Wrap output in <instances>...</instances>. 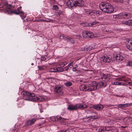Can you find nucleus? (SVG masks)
<instances>
[{"label":"nucleus","instance_id":"obj_6","mask_svg":"<svg viewBox=\"0 0 132 132\" xmlns=\"http://www.w3.org/2000/svg\"><path fill=\"white\" fill-rule=\"evenodd\" d=\"M82 35L84 37L87 38H93L94 37L93 33L88 31H83Z\"/></svg>","mask_w":132,"mask_h":132},{"label":"nucleus","instance_id":"obj_43","mask_svg":"<svg viewBox=\"0 0 132 132\" xmlns=\"http://www.w3.org/2000/svg\"><path fill=\"white\" fill-rule=\"evenodd\" d=\"M69 69V67L68 66L64 68V70L67 71Z\"/></svg>","mask_w":132,"mask_h":132},{"label":"nucleus","instance_id":"obj_15","mask_svg":"<svg viewBox=\"0 0 132 132\" xmlns=\"http://www.w3.org/2000/svg\"><path fill=\"white\" fill-rule=\"evenodd\" d=\"M67 109L70 111H73L77 110V107L76 104L69 105L68 106Z\"/></svg>","mask_w":132,"mask_h":132},{"label":"nucleus","instance_id":"obj_28","mask_svg":"<svg viewBox=\"0 0 132 132\" xmlns=\"http://www.w3.org/2000/svg\"><path fill=\"white\" fill-rule=\"evenodd\" d=\"M91 119L90 118H88H88L83 119V120L85 122H89L90 121Z\"/></svg>","mask_w":132,"mask_h":132},{"label":"nucleus","instance_id":"obj_35","mask_svg":"<svg viewBox=\"0 0 132 132\" xmlns=\"http://www.w3.org/2000/svg\"><path fill=\"white\" fill-rule=\"evenodd\" d=\"M45 21V22H54V21L53 20L48 18L46 19Z\"/></svg>","mask_w":132,"mask_h":132},{"label":"nucleus","instance_id":"obj_47","mask_svg":"<svg viewBox=\"0 0 132 132\" xmlns=\"http://www.w3.org/2000/svg\"><path fill=\"white\" fill-rule=\"evenodd\" d=\"M46 60V59L45 57H42L41 58V60L45 61Z\"/></svg>","mask_w":132,"mask_h":132},{"label":"nucleus","instance_id":"obj_55","mask_svg":"<svg viewBox=\"0 0 132 132\" xmlns=\"http://www.w3.org/2000/svg\"><path fill=\"white\" fill-rule=\"evenodd\" d=\"M91 93H92V94H93V93L92 92H91Z\"/></svg>","mask_w":132,"mask_h":132},{"label":"nucleus","instance_id":"obj_42","mask_svg":"<svg viewBox=\"0 0 132 132\" xmlns=\"http://www.w3.org/2000/svg\"><path fill=\"white\" fill-rule=\"evenodd\" d=\"M59 132H69L68 130H62Z\"/></svg>","mask_w":132,"mask_h":132},{"label":"nucleus","instance_id":"obj_21","mask_svg":"<svg viewBox=\"0 0 132 132\" xmlns=\"http://www.w3.org/2000/svg\"><path fill=\"white\" fill-rule=\"evenodd\" d=\"M87 88H88V86H87L83 85L80 86V89L82 91H87Z\"/></svg>","mask_w":132,"mask_h":132},{"label":"nucleus","instance_id":"obj_51","mask_svg":"<svg viewBox=\"0 0 132 132\" xmlns=\"http://www.w3.org/2000/svg\"><path fill=\"white\" fill-rule=\"evenodd\" d=\"M41 20V21H43V22H45V20Z\"/></svg>","mask_w":132,"mask_h":132},{"label":"nucleus","instance_id":"obj_12","mask_svg":"<svg viewBox=\"0 0 132 132\" xmlns=\"http://www.w3.org/2000/svg\"><path fill=\"white\" fill-rule=\"evenodd\" d=\"M101 60L105 63H109L111 59L110 58L108 57L107 55H105L101 58Z\"/></svg>","mask_w":132,"mask_h":132},{"label":"nucleus","instance_id":"obj_52","mask_svg":"<svg viewBox=\"0 0 132 132\" xmlns=\"http://www.w3.org/2000/svg\"><path fill=\"white\" fill-rule=\"evenodd\" d=\"M117 96L119 97H121L122 96H120V95L119 96V95H117Z\"/></svg>","mask_w":132,"mask_h":132},{"label":"nucleus","instance_id":"obj_7","mask_svg":"<svg viewBox=\"0 0 132 132\" xmlns=\"http://www.w3.org/2000/svg\"><path fill=\"white\" fill-rule=\"evenodd\" d=\"M86 112L88 114H91V115L88 117V118H90L92 119H96L99 118L98 116L96 115L97 113L96 112H93L92 111L87 110Z\"/></svg>","mask_w":132,"mask_h":132},{"label":"nucleus","instance_id":"obj_54","mask_svg":"<svg viewBox=\"0 0 132 132\" xmlns=\"http://www.w3.org/2000/svg\"><path fill=\"white\" fill-rule=\"evenodd\" d=\"M79 38H80L81 37V36L80 35H79Z\"/></svg>","mask_w":132,"mask_h":132},{"label":"nucleus","instance_id":"obj_36","mask_svg":"<svg viewBox=\"0 0 132 132\" xmlns=\"http://www.w3.org/2000/svg\"><path fill=\"white\" fill-rule=\"evenodd\" d=\"M127 66H132V62L130 61H128L126 64Z\"/></svg>","mask_w":132,"mask_h":132},{"label":"nucleus","instance_id":"obj_17","mask_svg":"<svg viewBox=\"0 0 132 132\" xmlns=\"http://www.w3.org/2000/svg\"><path fill=\"white\" fill-rule=\"evenodd\" d=\"M93 108L96 110H102L103 109L104 106L102 105L98 104L94 105Z\"/></svg>","mask_w":132,"mask_h":132},{"label":"nucleus","instance_id":"obj_29","mask_svg":"<svg viewBox=\"0 0 132 132\" xmlns=\"http://www.w3.org/2000/svg\"><path fill=\"white\" fill-rule=\"evenodd\" d=\"M113 127L112 126H109L105 127V130L110 131L112 130Z\"/></svg>","mask_w":132,"mask_h":132},{"label":"nucleus","instance_id":"obj_22","mask_svg":"<svg viewBox=\"0 0 132 132\" xmlns=\"http://www.w3.org/2000/svg\"><path fill=\"white\" fill-rule=\"evenodd\" d=\"M95 48V46H93L92 47H88V48H84L82 50V51H90L91 50H93Z\"/></svg>","mask_w":132,"mask_h":132},{"label":"nucleus","instance_id":"obj_24","mask_svg":"<svg viewBox=\"0 0 132 132\" xmlns=\"http://www.w3.org/2000/svg\"><path fill=\"white\" fill-rule=\"evenodd\" d=\"M124 23L127 25L132 26V20H129L127 21H125L124 22Z\"/></svg>","mask_w":132,"mask_h":132},{"label":"nucleus","instance_id":"obj_56","mask_svg":"<svg viewBox=\"0 0 132 132\" xmlns=\"http://www.w3.org/2000/svg\"><path fill=\"white\" fill-rule=\"evenodd\" d=\"M47 79H50L49 78H47Z\"/></svg>","mask_w":132,"mask_h":132},{"label":"nucleus","instance_id":"obj_1","mask_svg":"<svg viewBox=\"0 0 132 132\" xmlns=\"http://www.w3.org/2000/svg\"><path fill=\"white\" fill-rule=\"evenodd\" d=\"M22 94L23 96L24 100L33 102H42L44 100L43 97H35V95L33 93L23 91L22 92Z\"/></svg>","mask_w":132,"mask_h":132},{"label":"nucleus","instance_id":"obj_48","mask_svg":"<svg viewBox=\"0 0 132 132\" xmlns=\"http://www.w3.org/2000/svg\"><path fill=\"white\" fill-rule=\"evenodd\" d=\"M128 83L130 85L132 86V82H128Z\"/></svg>","mask_w":132,"mask_h":132},{"label":"nucleus","instance_id":"obj_27","mask_svg":"<svg viewBox=\"0 0 132 132\" xmlns=\"http://www.w3.org/2000/svg\"><path fill=\"white\" fill-rule=\"evenodd\" d=\"M65 85L67 87L71 86L72 85V83L70 81H68L64 83Z\"/></svg>","mask_w":132,"mask_h":132},{"label":"nucleus","instance_id":"obj_41","mask_svg":"<svg viewBox=\"0 0 132 132\" xmlns=\"http://www.w3.org/2000/svg\"><path fill=\"white\" fill-rule=\"evenodd\" d=\"M127 121H129L132 120V118L130 117H128L126 118Z\"/></svg>","mask_w":132,"mask_h":132},{"label":"nucleus","instance_id":"obj_40","mask_svg":"<svg viewBox=\"0 0 132 132\" xmlns=\"http://www.w3.org/2000/svg\"><path fill=\"white\" fill-rule=\"evenodd\" d=\"M44 66H38V70H41L43 69L44 68Z\"/></svg>","mask_w":132,"mask_h":132},{"label":"nucleus","instance_id":"obj_38","mask_svg":"<svg viewBox=\"0 0 132 132\" xmlns=\"http://www.w3.org/2000/svg\"><path fill=\"white\" fill-rule=\"evenodd\" d=\"M105 127H101L99 129V130L100 131H104L105 130Z\"/></svg>","mask_w":132,"mask_h":132},{"label":"nucleus","instance_id":"obj_53","mask_svg":"<svg viewBox=\"0 0 132 132\" xmlns=\"http://www.w3.org/2000/svg\"><path fill=\"white\" fill-rule=\"evenodd\" d=\"M75 66L76 67V68H77V64H76L75 65Z\"/></svg>","mask_w":132,"mask_h":132},{"label":"nucleus","instance_id":"obj_5","mask_svg":"<svg viewBox=\"0 0 132 132\" xmlns=\"http://www.w3.org/2000/svg\"><path fill=\"white\" fill-rule=\"evenodd\" d=\"M125 76H122L121 77L118 78L117 79L115 80L114 81H112V84L113 85H125V84L121 82L122 81L125 80L123 78L125 77Z\"/></svg>","mask_w":132,"mask_h":132},{"label":"nucleus","instance_id":"obj_14","mask_svg":"<svg viewBox=\"0 0 132 132\" xmlns=\"http://www.w3.org/2000/svg\"><path fill=\"white\" fill-rule=\"evenodd\" d=\"M77 107V109H84L86 108L87 107V106L85 104H76Z\"/></svg>","mask_w":132,"mask_h":132},{"label":"nucleus","instance_id":"obj_10","mask_svg":"<svg viewBox=\"0 0 132 132\" xmlns=\"http://www.w3.org/2000/svg\"><path fill=\"white\" fill-rule=\"evenodd\" d=\"M100 75L102 78V79H104V80L105 82L110 81V74H104L102 73H100Z\"/></svg>","mask_w":132,"mask_h":132},{"label":"nucleus","instance_id":"obj_20","mask_svg":"<svg viewBox=\"0 0 132 132\" xmlns=\"http://www.w3.org/2000/svg\"><path fill=\"white\" fill-rule=\"evenodd\" d=\"M97 88V87L96 85L91 86H88V88L87 89V91H91L95 90Z\"/></svg>","mask_w":132,"mask_h":132},{"label":"nucleus","instance_id":"obj_32","mask_svg":"<svg viewBox=\"0 0 132 132\" xmlns=\"http://www.w3.org/2000/svg\"><path fill=\"white\" fill-rule=\"evenodd\" d=\"M32 125V124L30 120L27 121L25 124V125L26 126H29Z\"/></svg>","mask_w":132,"mask_h":132},{"label":"nucleus","instance_id":"obj_13","mask_svg":"<svg viewBox=\"0 0 132 132\" xmlns=\"http://www.w3.org/2000/svg\"><path fill=\"white\" fill-rule=\"evenodd\" d=\"M87 14L90 15H94L96 16H97V11L94 10H88L87 12Z\"/></svg>","mask_w":132,"mask_h":132},{"label":"nucleus","instance_id":"obj_49","mask_svg":"<svg viewBox=\"0 0 132 132\" xmlns=\"http://www.w3.org/2000/svg\"><path fill=\"white\" fill-rule=\"evenodd\" d=\"M72 63H73V62H72L71 63H69L68 64V65L67 66L68 67H70V66H71L72 65Z\"/></svg>","mask_w":132,"mask_h":132},{"label":"nucleus","instance_id":"obj_44","mask_svg":"<svg viewBox=\"0 0 132 132\" xmlns=\"http://www.w3.org/2000/svg\"><path fill=\"white\" fill-rule=\"evenodd\" d=\"M99 22H98L96 21H94L93 22V25H95L97 23H98Z\"/></svg>","mask_w":132,"mask_h":132},{"label":"nucleus","instance_id":"obj_25","mask_svg":"<svg viewBox=\"0 0 132 132\" xmlns=\"http://www.w3.org/2000/svg\"><path fill=\"white\" fill-rule=\"evenodd\" d=\"M101 87H105L107 85V84L105 82H100L99 83Z\"/></svg>","mask_w":132,"mask_h":132},{"label":"nucleus","instance_id":"obj_2","mask_svg":"<svg viewBox=\"0 0 132 132\" xmlns=\"http://www.w3.org/2000/svg\"><path fill=\"white\" fill-rule=\"evenodd\" d=\"M99 7L102 11L107 13H112L114 11L113 6L109 3L106 2L101 3L100 4Z\"/></svg>","mask_w":132,"mask_h":132},{"label":"nucleus","instance_id":"obj_39","mask_svg":"<svg viewBox=\"0 0 132 132\" xmlns=\"http://www.w3.org/2000/svg\"><path fill=\"white\" fill-rule=\"evenodd\" d=\"M58 7L57 5H54L53 7V10L57 11L58 10Z\"/></svg>","mask_w":132,"mask_h":132},{"label":"nucleus","instance_id":"obj_23","mask_svg":"<svg viewBox=\"0 0 132 132\" xmlns=\"http://www.w3.org/2000/svg\"><path fill=\"white\" fill-rule=\"evenodd\" d=\"M105 33L106 34H111V35H114V32L112 30L109 29H107L105 31Z\"/></svg>","mask_w":132,"mask_h":132},{"label":"nucleus","instance_id":"obj_18","mask_svg":"<svg viewBox=\"0 0 132 132\" xmlns=\"http://www.w3.org/2000/svg\"><path fill=\"white\" fill-rule=\"evenodd\" d=\"M122 17L125 19L129 18L132 16L131 14L125 12L122 13Z\"/></svg>","mask_w":132,"mask_h":132},{"label":"nucleus","instance_id":"obj_46","mask_svg":"<svg viewBox=\"0 0 132 132\" xmlns=\"http://www.w3.org/2000/svg\"><path fill=\"white\" fill-rule=\"evenodd\" d=\"M35 20L36 22H40L41 21V20H40L39 19H37Z\"/></svg>","mask_w":132,"mask_h":132},{"label":"nucleus","instance_id":"obj_33","mask_svg":"<svg viewBox=\"0 0 132 132\" xmlns=\"http://www.w3.org/2000/svg\"><path fill=\"white\" fill-rule=\"evenodd\" d=\"M126 1V0H114V1L117 3H122Z\"/></svg>","mask_w":132,"mask_h":132},{"label":"nucleus","instance_id":"obj_31","mask_svg":"<svg viewBox=\"0 0 132 132\" xmlns=\"http://www.w3.org/2000/svg\"><path fill=\"white\" fill-rule=\"evenodd\" d=\"M80 24L82 26L84 27H87L89 26V24L87 22H82Z\"/></svg>","mask_w":132,"mask_h":132},{"label":"nucleus","instance_id":"obj_4","mask_svg":"<svg viewBox=\"0 0 132 132\" xmlns=\"http://www.w3.org/2000/svg\"><path fill=\"white\" fill-rule=\"evenodd\" d=\"M84 4V2L82 0H69L67 3V5L69 7H81Z\"/></svg>","mask_w":132,"mask_h":132},{"label":"nucleus","instance_id":"obj_3","mask_svg":"<svg viewBox=\"0 0 132 132\" xmlns=\"http://www.w3.org/2000/svg\"><path fill=\"white\" fill-rule=\"evenodd\" d=\"M3 9L2 10H3L4 11H5L6 12H8V14H11L13 13L14 14H18L20 13H22L23 12L22 11L21 7L20 6L18 8V10H15L14 11H12L11 9V5L7 4H5L3 7Z\"/></svg>","mask_w":132,"mask_h":132},{"label":"nucleus","instance_id":"obj_30","mask_svg":"<svg viewBox=\"0 0 132 132\" xmlns=\"http://www.w3.org/2000/svg\"><path fill=\"white\" fill-rule=\"evenodd\" d=\"M120 55V54H117L116 53H114L113 55V57L116 58V60H118V58H119V57Z\"/></svg>","mask_w":132,"mask_h":132},{"label":"nucleus","instance_id":"obj_9","mask_svg":"<svg viewBox=\"0 0 132 132\" xmlns=\"http://www.w3.org/2000/svg\"><path fill=\"white\" fill-rule=\"evenodd\" d=\"M63 88L59 86H55L54 88V90L57 93L61 94L63 93Z\"/></svg>","mask_w":132,"mask_h":132},{"label":"nucleus","instance_id":"obj_26","mask_svg":"<svg viewBox=\"0 0 132 132\" xmlns=\"http://www.w3.org/2000/svg\"><path fill=\"white\" fill-rule=\"evenodd\" d=\"M119 58H118V60H119V61H123V62L126 61V59L124 58L121 55H120Z\"/></svg>","mask_w":132,"mask_h":132},{"label":"nucleus","instance_id":"obj_45","mask_svg":"<svg viewBox=\"0 0 132 132\" xmlns=\"http://www.w3.org/2000/svg\"><path fill=\"white\" fill-rule=\"evenodd\" d=\"M73 71H77V69H76V67H74L73 68Z\"/></svg>","mask_w":132,"mask_h":132},{"label":"nucleus","instance_id":"obj_11","mask_svg":"<svg viewBox=\"0 0 132 132\" xmlns=\"http://www.w3.org/2000/svg\"><path fill=\"white\" fill-rule=\"evenodd\" d=\"M51 119L53 121H62L64 120V119L59 116H53L51 117Z\"/></svg>","mask_w":132,"mask_h":132},{"label":"nucleus","instance_id":"obj_37","mask_svg":"<svg viewBox=\"0 0 132 132\" xmlns=\"http://www.w3.org/2000/svg\"><path fill=\"white\" fill-rule=\"evenodd\" d=\"M37 120V119L36 118H33L30 120L32 125L35 123Z\"/></svg>","mask_w":132,"mask_h":132},{"label":"nucleus","instance_id":"obj_50","mask_svg":"<svg viewBox=\"0 0 132 132\" xmlns=\"http://www.w3.org/2000/svg\"><path fill=\"white\" fill-rule=\"evenodd\" d=\"M60 71L61 72H63V71L64 70V69L63 68H61L60 69Z\"/></svg>","mask_w":132,"mask_h":132},{"label":"nucleus","instance_id":"obj_8","mask_svg":"<svg viewBox=\"0 0 132 132\" xmlns=\"http://www.w3.org/2000/svg\"><path fill=\"white\" fill-rule=\"evenodd\" d=\"M60 39H63L67 42H70L71 43L73 44L75 43V41L73 38L70 37L66 36L63 35L62 34L60 35Z\"/></svg>","mask_w":132,"mask_h":132},{"label":"nucleus","instance_id":"obj_16","mask_svg":"<svg viewBox=\"0 0 132 132\" xmlns=\"http://www.w3.org/2000/svg\"><path fill=\"white\" fill-rule=\"evenodd\" d=\"M132 105V103H125L122 104H119L118 105L119 108L122 109L124 108L129 106Z\"/></svg>","mask_w":132,"mask_h":132},{"label":"nucleus","instance_id":"obj_19","mask_svg":"<svg viewBox=\"0 0 132 132\" xmlns=\"http://www.w3.org/2000/svg\"><path fill=\"white\" fill-rule=\"evenodd\" d=\"M128 44L126 45L127 48L129 50L132 51V40L128 41Z\"/></svg>","mask_w":132,"mask_h":132},{"label":"nucleus","instance_id":"obj_34","mask_svg":"<svg viewBox=\"0 0 132 132\" xmlns=\"http://www.w3.org/2000/svg\"><path fill=\"white\" fill-rule=\"evenodd\" d=\"M49 71L51 72H57V70L56 69H55L54 68H53L50 69Z\"/></svg>","mask_w":132,"mask_h":132}]
</instances>
